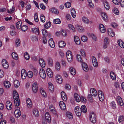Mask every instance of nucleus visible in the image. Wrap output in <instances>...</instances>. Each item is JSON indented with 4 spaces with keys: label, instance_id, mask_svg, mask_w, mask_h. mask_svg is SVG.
<instances>
[{
    "label": "nucleus",
    "instance_id": "nucleus-2",
    "mask_svg": "<svg viewBox=\"0 0 124 124\" xmlns=\"http://www.w3.org/2000/svg\"><path fill=\"white\" fill-rule=\"evenodd\" d=\"M96 116L93 112L91 113L90 114V120L92 123H94L96 122Z\"/></svg>",
    "mask_w": 124,
    "mask_h": 124
},
{
    "label": "nucleus",
    "instance_id": "nucleus-54",
    "mask_svg": "<svg viewBox=\"0 0 124 124\" xmlns=\"http://www.w3.org/2000/svg\"><path fill=\"white\" fill-rule=\"evenodd\" d=\"M41 93L42 95L44 97H46L47 95L46 93L44 90L42 88H41L40 90Z\"/></svg>",
    "mask_w": 124,
    "mask_h": 124
},
{
    "label": "nucleus",
    "instance_id": "nucleus-60",
    "mask_svg": "<svg viewBox=\"0 0 124 124\" xmlns=\"http://www.w3.org/2000/svg\"><path fill=\"white\" fill-rule=\"evenodd\" d=\"M24 56L25 59L27 60H29L30 58V56L28 53L25 52L24 54Z\"/></svg>",
    "mask_w": 124,
    "mask_h": 124
},
{
    "label": "nucleus",
    "instance_id": "nucleus-43",
    "mask_svg": "<svg viewBox=\"0 0 124 124\" xmlns=\"http://www.w3.org/2000/svg\"><path fill=\"white\" fill-rule=\"evenodd\" d=\"M101 15L104 21H107L108 18V17L106 14L104 12H102L101 13Z\"/></svg>",
    "mask_w": 124,
    "mask_h": 124
},
{
    "label": "nucleus",
    "instance_id": "nucleus-34",
    "mask_svg": "<svg viewBox=\"0 0 124 124\" xmlns=\"http://www.w3.org/2000/svg\"><path fill=\"white\" fill-rule=\"evenodd\" d=\"M14 103L16 107V108L20 109L18 107L20 104V100L19 99L14 100Z\"/></svg>",
    "mask_w": 124,
    "mask_h": 124
},
{
    "label": "nucleus",
    "instance_id": "nucleus-22",
    "mask_svg": "<svg viewBox=\"0 0 124 124\" xmlns=\"http://www.w3.org/2000/svg\"><path fill=\"white\" fill-rule=\"evenodd\" d=\"M26 102L28 108H31L32 103L31 100L29 98L27 99L26 100Z\"/></svg>",
    "mask_w": 124,
    "mask_h": 124
},
{
    "label": "nucleus",
    "instance_id": "nucleus-31",
    "mask_svg": "<svg viewBox=\"0 0 124 124\" xmlns=\"http://www.w3.org/2000/svg\"><path fill=\"white\" fill-rule=\"evenodd\" d=\"M74 40L76 44L78 45L80 44V41L79 38L76 36H74Z\"/></svg>",
    "mask_w": 124,
    "mask_h": 124
},
{
    "label": "nucleus",
    "instance_id": "nucleus-47",
    "mask_svg": "<svg viewBox=\"0 0 124 124\" xmlns=\"http://www.w3.org/2000/svg\"><path fill=\"white\" fill-rule=\"evenodd\" d=\"M110 78L113 80L116 79V76L115 74L113 72H111L110 73Z\"/></svg>",
    "mask_w": 124,
    "mask_h": 124
},
{
    "label": "nucleus",
    "instance_id": "nucleus-30",
    "mask_svg": "<svg viewBox=\"0 0 124 124\" xmlns=\"http://www.w3.org/2000/svg\"><path fill=\"white\" fill-rule=\"evenodd\" d=\"M49 44L50 47L52 48H54L55 46V44L52 38H51L49 40Z\"/></svg>",
    "mask_w": 124,
    "mask_h": 124
},
{
    "label": "nucleus",
    "instance_id": "nucleus-11",
    "mask_svg": "<svg viewBox=\"0 0 124 124\" xmlns=\"http://www.w3.org/2000/svg\"><path fill=\"white\" fill-rule=\"evenodd\" d=\"M21 77L22 79H25L27 77V73L25 70L24 69H23L21 71Z\"/></svg>",
    "mask_w": 124,
    "mask_h": 124
},
{
    "label": "nucleus",
    "instance_id": "nucleus-36",
    "mask_svg": "<svg viewBox=\"0 0 124 124\" xmlns=\"http://www.w3.org/2000/svg\"><path fill=\"white\" fill-rule=\"evenodd\" d=\"M69 71L70 74L72 75H75L76 74L75 69L73 67H70L69 68Z\"/></svg>",
    "mask_w": 124,
    "mask_h": 124
},
{
    "label": "nucleus",
    "instance_id": "nucleus-38",
    "mask_svg": "<svg viewBox=\"0 0 124 124\" xmlns=\"http://www.w3.org/2000/svg\"><path fill=\"white\" fill-rule=\"evenodd\" d=\"M31 39L33 42H36L38 40V37L36 36L32 35L31 37Z\"/></svg>",
    "mask_w": 124,
    "mask_h": 124
},
{
    "label": "nucleus",
    "instance_id": "nucleus-24",
    "mask_svg": "<svg viewBox=\"0 0 124 124\" xmlns=\"http://www.w3.org/2000/svg\"><path fill=\"white\" fill-rule=\"evenodd\" d=\"M61 95L62 100L64 101H66L67 100V97L65 93L63 91L61 93Z\"/></svg>",
    "mask_w": 124,
    "mask_h": 124
},
{
    "label": "nucleus",
    "instance_id": "nucleus-48",
    "mask_svg": "<svg viewBox=\"0 0 124 124\" xmlns=\"http://www.w3.org/2000/svg\"><path fill=\"white\" fill-rule=\"evenodd\" d=\"M77 60L79 62H83V60L82 58L79 54H77L76 56Z\"/></svg>",
    "mask_w": 124,
    "mask_h": 124
},
{
    "label": "nucleus",
    "instance_id": "nucleus-4",
    "mask_svg": "<svg viewBox=\"0 0 124 124\" xmlns=\"http://www.w3.org/2000/svg\"><path fill=\"white\" fill-rule=\"evenodd\" d=\"M75 111L76 115L78 116H80L81 114V112L80 108L79 106H77L75 108Z\"/></svg>",
    "mask_w": 124,
    "mask_h": 124
},
{
    "label": "nucleus",
    "instance_id": "nucleus-18",
    "mask_svg": "<svg viewBox=\"0 0 124 124\" xmlns=\"http://www.w3.org/2000/svg\"><path fill=\"white\" fill-rule=\"evenodd\" d=\"M48 88L50 92L53 93L54 91V87L53 84L51 82L48 83Z\"/></svg>",
    "mask_w": 124,
    "mask_h": 124
},
{
    "label": "nucleus",
    "instance_id": "nucleus-5",
    "mask_svg": "<svg viewBox=\"0 0 124 124\" xmlns=\"http://www.w3.org/2000/svg\"><path fill=\"white\" fill-rule=\"evenodd\" d=\"M98 97L100 100L101 101H103L104 99L103 93L102 91L99 90L98 91Z\"/></svg>",
    "mask_w": 124,
    "mask_h": 124
},
{
    "label": "nucleus",
    "instance_id": "nucleus-37",
    "mask_svg": "<svg viewBox=\"0 0 124 124\" xmlns=\"http://www.w3.org/2000/svg\"><path fill=\"white\" fill-rule=\"evenodd\" d=\"M117 43L119 46L121 48H124V43L121 40H118Z\"/></svg>",
    "mask_w": 124,
    "mask_h": 124
},
{
    "label": "nucleus",
    "instance_id": "nucleus-26",
    "mask_svg": "<svg viewBox=\"0 0 124 124\" xmlns=\"http://www.w3.org/2000/svg\"><path fill=\"white\" fill-rule=\"evenodd\" d=\"M99 29L100 31L102 33L105 32L106 31L104 25L102 24H100L99 26Z\"/></svg>",
    "mask_w": 124,
    "mask_h": 124
},
{
    "label": "nucleus",
    "instance_id": "nucleus-23",
    "mask_svg": "<svg viewBox=\"0 0 124 124\" xmlns=\"http://www.w3.org/2000/svg\"><path fill=\"white\" fill-rule=\"evenodd\" d=\"M39 64L41 67L43 68L45 66V63L43 59L40 58L39 60Z\"/></svg>",
    "mask_w": 124,
    "mask_h": 124
},
{
    "label": "nucleus",
    "instance_id": "nucleus-29",
    "mask_svg": "<svg viewBox=\"0 0 124 124\" xmlns=\"http://www.w3.org/2000/svg\"><path fill=\"white\" fill-rule=\"evenodd\" d=\"M13 97L14 100L19 99V95L16 91H13Z\"/></svg>",
    "mask_w": 124,
    "mask_h": 124
},
{
    "label": "nucleus",
    "instance_id": "nucleus-52",
    "mask_svg": "<svg viewBox=\"0 0 124 124\" xmlns=\"http://www.w3.org/2000/svg\"><path fill=\"white\" fill-rule=\"evenodd\" d=\"M61 66L58 62H56L55 64V69L57 70H59L60 69Z\"/></svg>",
    "mask_w": 124,
    "mask_h": 124
},
{
    "label": "nucleus",
    "instance_id": "nucleus-6",
    "mask_svg": "<svg viewBox=\"0 0 124 124\" xmlns=\"http://www.w3.org/2000/svg\"><path fill=\"white\" fill-rule=\"evenodd\" d=\"M45 120L48 123H49L51 121V116L49 114L46 112L45 114Z\"/></svg>",
    "mask_w": 124,
    "mask_h": 124
},
{
    "label": "nucleus",
    "instance_id": "nucleus-1",
    "mask_svg": "<svg viewBox=\"0 0 124 124\" xmlns=\"http://www.w3.org/2000/svg\"><path fill=\"white\" fill-rule=\"evenodd\" d=\"M66 57L68 62H71L73 60V56L72 52L70 51H68L66 52Z\"/></svg>",
    "mask_w": 124,
    "mask_h": 124
},
{
    "label": "nucleus",
    "instance_id": "nucleus-15",
    "mask_svg": "<svg viewBox=\"0 0 124 124\" xmlns=\"http://www.w3.org/2000/svg\"><path fill=\"white\" fill-rule=\"evenodd\" d=\"M2 66L5 68H8L9 66L8 63L7 61L5 59H3L2 62Z\"/></svg>",
    "mask_w": 124,
    "mask_h": 124
},
{
    "label": "nucleus",
    "instance_id": "nucleus-19",
    "mask_svg": "<svg viewBox=\"0 0 124 124\" xmlns=\"http://www.w3.org/2000/svg\"><path fill=\"white\" fill-rule=\"evenodd\" d=\"M6 106L7 109L9 110H10L12 108V103L9 101H7L6 103Z\"/></svg>",
    "mask_w": 124,
    "mask_h": 124
},
{
    "label": "nucleus",
    "instance_id": "nucleus-62",
    "mask_svg": "<svg viewBox=\"0 0 124 124\" xmlns=\"http://www.w3.org/2000/svg\"><path fill=\"white\" fill-rule=\"evenodd\" d=\"M21 28L22 31H25L27 30L28 27L26 25H23Z\"/></svg>",
    "mask_w": 124,
    "mask_h": 124
},
{
    "label": "nucleus",
    "instance_id": "nucleus-63",
    "mask_svg": "<svg viewBox=\"0 0 124 124\" xmlns=\"http://www.w3.org/2000/svg\"><path fill=\"white\" fill-rule=\"evenodd\" d=\"M54 23L58 24H59L61 23V21L59 19H56L54 20L53 21Z\"/></svg>",
    "mask_w": 124,
    "mask_h": 124
},
{
    "label": "nucleus",
    "instance_id": "nucleus-61",
    "mask_svg": "<svg viewBox=\"0 0 124 124\" xmlns=\"http://www.w3.org/2000/svg\"><path fill=\"white\" fill-rule=\"evenodd\" d=\"M113 12L115 14L118 15L119 14V11L117 8H114L113 10Z\"/></svg>",
    "mask_w": 124,
    "mask_h": 124
},
{
    "label": "nucleus",
    "instance_id": "nucleus-3",
    "mask_svg": "<svg viewBox=\"0 0 124 124\" xmlns=\"http://www.w3.org/2000/svg\"><path fill=\"white\" fill-rule=\"evenodd\" d=\"M38 89V86L37 83L36 82L33 83L32 85V90L33 93H37Z\"/></svg>",
    "mask_w": 124,
    "mask_h": 124
},
{
    "label": "nucleus",
    "instance_id": "nucleus-12",
    "mask_svg": "<svg viewBox=\"0 0 124 124\" xmlns=\"http://www.w3.org/2000/svg\"><path fill=\"white\" fill-rule=\"evenodd\" d=\"M32 113L33 115L35 117H38L39 116V112L37 109L34 108L33 109Z\"/></svg>",
    "mask_w": 124,
    "mask_h": 124
},
{
    "label": "nucleus",
    "instance_id": "nucleus-14",
    "mask_svg": "<svg viewBox=\"0 0 124 124\" xmlns=\"http://www.w3.org/2000/svg\"><path fill=\"white\" fill-rule=\"evenodd\" d=\"M75 28L78 30V31L80 32H83L84 31V28L83 27L77 24L75 25Z\"/></svg>",
    "mask_w": 124,
    "mask_h": 124
},
{
    "label": "nucleus",
    "instance_id": "nucleus-45",
    "mask_svg": "<svg viewBox=\"0 0 124 124\" xmlns=\"http://www.w3.org/2000/svg\"><path fill=\"white\" fill-rule=\"evenodd\" d=\"M118 121L119 123H123L124 121V117L123 115L119 116L118 119Z\"/></svg>",
    "mask_w": 124,
    "mask_h": 124
},
{
    "label": "nucleus",
    "instance_id": "nucleus-33",
    "mask_svg": "<svg viewBox=\"0 0 124 124\" xmlns=\"http://www.w3.org/2000/svg\"><path fill=\"white\" fill-rule=\"evenodd\" d=\"M70 11L71 16L73 18H75L76 16V13L75 9L73 8H72L71 9Z\"/></svg>",
    "mask_w": 124,
    "mask_h": 124
},
{
    "label": "nucleus",
    "instance_id": "nucleus-64",
    "mask_svg": "<svg viewBox=\"0 0 124 124\" xmlns=\"http://www.w3.org/2000/svg\"><path fill=\"white\" fill-rule=\"evenodd\" d=\"M40 19L41 21L43 22L44 23L45 21V16H44L43 15H41L40 16Z\"/></svg>",
    "mask_w": 124,
    "mask_h": 124
},
{
    "label": "nucleus",
    "instance_id": "nucleus-13",
    "mask_svg": "<svg viewBox=\"0 0 124 124\" xmlns=\"http://www.w3.org/2000/svg\"><path fill=\"white\" fill-rule=\"evenodd\" d=\"M46 72L48 77L49 78H52L53 76V73L52 70L50 68H48L46 70Z\"/></svg>",
    "mask_w": 124,
    "mask_h": 124
},
{
    "label": "nucleus",
    "instance_id": "nucleus-10",
    "mask_svg": "<svg viewBox=\"0 0 124 124\" xmlns=\"http://www.w3.org/2000/svg\"><path fill=\"white\" fill-rule=\"evenodd\" d=\"M92 62L93 66L95 67H97L98 66V62L97 60L94 56L92 57Z\"/></svg>",
    "mask_w": 124,
    "mask_h": 124
},
{
    "label": "nucleus",
    "instance_id": "nucleus-51",
    "mask_svg": "<svg viewBox=\"0 0 124 124\" xmlns=\"http://www.w3.org/2000/svg\"><path fill=\"white\" fill-rule=\"evenodd\" d=\"M22 23L21 21H19L16 23V26L18 29H20L21 28V26L22 25Z\"/></svg>",
    "mask_w": 124,
    "mask_h": 124
},
{
    "label": "nucleus",
    "instance_id": "nucleus-41",
    "mask_svg": "<svg viewBox=\"0 0 124 124\" xmlns=\"http://www.w3.org/2000/svg\"><path fill=\"white\" fill-rule=\"evenodd\" d=\"M80 110L81 112H83L84 113H86L87 111L85 105H83L81 106Z\"/></svg>",
    "mask_w": 124,
    "mask_h": 124
},
{
    "label": "nucleus",
    "instance_id": "nucleus-46",
    "mask_svg": "<svg viewBox=\"0 0 124 124\" xmlns=\"http://www.w3.org/2000/svg\"><path fill=\"white\" fill-rule=\"evenodd\" d=\"M65 45V43L64 41H61L59 43V45L60 47H64Z\"/></svg>",
    "mask_w": 124,
    "mask_h": 124
},
{
    "label": "nucleus",
    "instance_id": "nucleus-25",
    "mask_svg": "<svg viewBox=\"0 0 124 124\" xmlns=\"http://www.w3.org/2000/svg\"><path fill=\"white\" fill-rule=\"evenodd\" d=\"M17 108V109L15 110L14 112V114L15 116L18 118L21 116V111L19 110V109L18 108Z\"/></svg>",
    "mask_w": 124,
    "mask_h": 124
},
{
    "label": "nucleus",
    "instance_id": "nucleus-17",
    "mask_svg": "<svg viewBox=\"0 0 124 124\" xmlns=\"http://www.w3.org/2000/svg\"><path fill=\"white\" fill-rule=\"evenodd\" d=\"M59 105L61 108L63 110H65L66 108L65 104L62 101H61L59 102Z\"/></svg>",
    "mask_w": 124,
    "mask_h": 124
},
{
    "label": "nucleus",
    "instance_id": "nucleus-42",
    "mask_svg": "<svg viewBox=\"0 0 124 124\" xmlns=\"http://www.w3.org/2000/svg\"><path fill=\"white\" fill-rule=\"evenodd\" d=\"M66 116L69 119H72L73 118V116L72 114L69 111L66 112Z\"/></svg>",
    "mask_w": 124,
    "mask_h": 124
},
{
    "label": "nucleus",
    "instance_id": "nucleus-44",
    "mask_svg": "<svg viewBox=\"0 0 124 124\" xmlns=\"http://www.w3.org/2000/svg\"><path fill=\"white\" fill-rule=\"evenodd\" d=\"M48 63L49 65L50 66H52L53 65V61L52 59L49 57L47 59Z\"/></svg>",
    "mask_w": 124,
    "mask_h": 124
},
{
    "label": "nucleus",
    "instance_id": "nucleus-20",
    "mask_svg": "<svg viewBox=\"0 0 124 124\" xmlns=\"http://www.w3.org/2000/svg\"><path fill=\"white\" fill-rule=\"evenodd\" d=\"M49 109L54 114L57 115V116H58V115L57 114V112L55 110L54 107L52 105H50L49 106Z\"/></svg>",
    "mask_w": 124,
    "mask_h": 124
},
{
    "label": "nucleus",
    "instance_id": "nucleus-56",
    "mask_svg": "<svg viewBox=\"0 0 124 124\" xmlns=\"http://www.w3.org/2000/svg\"><path fill=\"white\" fill-rule=\"evenodd\" d=\"M87 1L88 3V6L90 7H94V5L92 3V0H87Z\"/></svg>",
    "mask_w": 124,
    "mask_h": 124
},
{
    "label": "nucleus",
    "instance_id": "nucleus-59",
    "mask_svg": "<svg viewBox=\"0 0 124 124\" xmlns=\"http://www.w3.org/2000/svg\"><path fill=\"white\" fill-rule=\"evenodd\" d=\"M42 31L43 35L44 37H46L48 33L47 30L45 29H43L42 30Z\"/></svg>",
    "mask_w": 124,
    "mask_h": 124
},
{
    "label": "nucleus",
    "instance_id": "nucleus-16",
    "mask_svg": "<svg viewBox=\"0 0 124 124\" xmlns=\"http://www.w3.org/2000/svg\"><path fill=\"white\" fill-rule=\"evenodd\" d=\"M108 34L110 36L114 37L115 33L110 28H108L107 30Z\"/></svg>",
    "mask_w": 124,
    "mask_h": 124
},
{
    "label": "nucleus",
    "instance_id": "nucleus-8",
    "mask_svg": "<svg viewBox=\"0 0 124 124\" xmlns=\"http://www.w3.org/2000/svg\"><path fill=\"white\" fill-rule=\"evenodd\" d=\"M116 100L118 105L120 106H122L124 104L123 101L122 99L120 96H117Z\"/></svg>",
    "mask_w": 124,
    "mask_h": 124
},
{
    "label": "nucleus",
    "instance_id": "nucleus-50",
    "mask_svg": "<svg viewBox=\"0 0 124 124\" xmlns=\"http://www.w3.org/2000/svg\"><path fill=\"white\" fill-rule=\"evenodd\" d=\"M14 83V86L16 88L18 87L20 85L19 82L17 80H15Z\"/></svg>",
    "mask_w": 124,
    "mask_h": 124
},
{
    "label": "nucleus",
    "instance_id": "nucleus-39",
    "mask_svg": "<svg viewBox=\"0 0 124 124\" xmlns=\"http://www.w3.org/2000/svg\"><path fill=\"white\" fill-rule=\"evenodd\" d=\"M12 56L13 58L15 60H17L18 59V57L17 54L15 52L12 53Z\"/></svg>",
    "mask_w": 124,
    "mask_h": 124
},
{
    "label": "nucleus",
    "instance_id": "nucleus-35",
    "mask_svg": "<svg viewBox=\"0 0 124 124\" xmlns=\"http://www.w3.org/2000/svg\"><path fill=\"white\" fill-rule=\"evenodd\" d=\"M74 97L77 102H79L80 101V97L77 93H75L74 94Z\"/></svg>",
    "mask_w": 124,
    "mask_h": 124
},
{
    "label": "nucleus",
    "instance_id": "nucleus-7",
    "mask_svg": "<svg viewBox=\"0 0 124 124\" xmlns=\"http://www.w3.org/2000/svg\"><path fill=\"white\" fill-rule=\"evenodd\" d=\"M39 75L40 77L42 79H44L46 77V75L45 70L43 69H40L39 71Z\"/></svg>",
    "mask_w": 124,
    "mask_h": 124
},
{
    "label": "nucleus",
    "instance_id": "nucleus-9",
    "mask_svg": "<svg viewBox=\"0 0 124 124\" xmlns=\"http://www.w3.org/2000/svg\"><path fill=\"white\" fill-rule=\"evenodd\" d=\"M55 78L57 82L59 84L62 83V79L60 75L57 74L55 76Z\"/></svg>",
    "mask_w": 124,
    "mask_h": 124
},
{
    "label": "nucleus",
    "instance_id": "nucleus-27",
    "mask_svg": "<svg viewBox=\"0 0 124 124\" xmlns=\"http://www.w3.org/2000/svg\"><path fill=\"white\" fill-rule=\"evenodd\" d=\"M31 31L33 33L38 35L39 34V29L38 28L34 27L32 28L31 30Z\"/></svg>",
    "mask_w": 124,
    "mask_h": 124
},
{
    "label": "nucleus",
    "instance_id": "nucleus-28",
    "mask_svg": "<svg viewBox=\"0 0 124 124\" xmlns=\"http://www.w3.org/2000/svg\"><path fill=\"white\" fill-rule=\"evenodd\" d=\"M90 91L92 93V96H96L97 95V93L95 89L93 88H92L91 89Z\"/></svg>",
    "mask_w": 124,
    "mask_h": 124
},
{
    "label": "nucleus",
    "instance_id": "nucleus-53",
    "mask_svg": "<svg viewBox=\"0 0 124 124\" xmlns=\"http://www.w3.org/2000/svg\"><path fill=\"white\" fill-rule=\"evenodd\" d=\"M50 11L52 13L54 14H58L59 13L58 11L54 8H51L50 9Z\"/></svg>",
    "mask_w": 124,
    "mask_h": 124
},
{
    "label": "nucleus",
    "instance_id": "nucleus-57",
    "mask_svg": "<svg viewBox=\"0 0 124 124\" xmlns=\"http://www.w3.org/2000/svg\"><path fill=\"white\" fill-rule=\"evenodd\" d=\"M68 26L69 29L70 30H71L72 32H75V28L73 25L71 24H69L68 25Z\"/></svg>",
    "mask_w": 124,
    "mask_h": 124
},
{
    "label": "nucleus",
    "instance_id": "nucleus-40",
    "mask_svg": "<svg viewBox=\"0 0 124 124\" xmlns=\"http://www.w3.org/2000/svg\"><path fill=\"white\" fill-rule=\"evenodd\" d=\"M4 84L5 87L7 88H9L10 87L11 85L10 83L8 81H6L4 82Z\"/></svg>",
    "mask_w": 124,
    "mask_h": 124
},
{
    "label": "nucleus",
    "instance_id": "nucleus-49",
    "mask_svg": "<svg viewBox=\"0 0 124 124\" xmlns=\"http://www.w3.org/2000/svg\"><path fill=\"white\" fill-rule=\"evenodd\" d=\"M83 21L85 23L88 24L89 23V21L87 18L85 16H83L82 18Z\"/></svg>",
    "mask_w": 124,
    "mask_h": 124
},
{
    "label": "nucleus",
    "instance_id": "nucleus-55",
    "mask_svg": "<svg viewBox=\"0 0 124 124\" xmlns=\"http://www.w3.org/2000/svg\"><path fill=\"white\" fill-rule=\"evenodd\" d=\"M15 10V8L14 6H12L11 8L9 10L8 9L7 10V11L8 13L10 14H12L13 13Z\"/></svg>",
    "mask_w": 124,
    "mask_h": 124
},
{
    "label": "nucleus",
    "instance_id": "nucleus-21",
    "mask_svg": "<svg viewBox=\"0 0 124 124\" xmlns=\"http://www.w3.org/2000/svg\"><path fill=\"white\" fill-rule=\"evenodd\" d=\"M82 67L83 70L86 72L87 71L89 70L87 64L84 62H83L82 64Z\"/></svg>",
    "mask_w": 124,
    "mask_h": 124
},
{
    "label": "nucleus",
    "instance_id": "nucleus-58",
    "mask_svg": "<svg viewBox=\"0 0 124 124\" xmlns=\"http://www.w3.org/2000/svg\"><path fill=\"white\" fill-rule=\"evenodd\" d=\"M51 26V23L50 22H47L44 25V27L46 29H48Z\"/></svg>",
    "mask_w": 124,
    "mask_h": 124
},
{
    "label": "nucleus",
    "instance_id": "nucleus-32",
    "mask_svg": "<svg viewBox=\"0 0 124 124\" xmlns=\"http://www.w3.org/2000/svg\"><path fill=\"white\" fill-rule=\"evenodd\" d=\"M103 4L104 7L106 10H108L110 6L107 1L105 0L104 1Z\"/></svg>",
    "mask_w": 124,
    "mask_h": 124
}]
</instances>
